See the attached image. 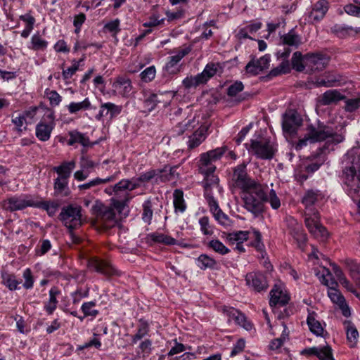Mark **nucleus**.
I'll return each instance as SVG.
<instances>
[{
  "label": "nucleus",
  "instance_id": "49",
  "mask_svg": "<svg viewBox=\"0 0 360 360\" xmlns=\"http://www.w3.org/2000/svg\"><path fill=\"white\" fill-rule=\"evenodd\" d=\"M195 120L194 119L189 120L185 123H179L174 128V131L177 135L182 134L185 131H191L195 127Z\"/></svg>",
  "mask_w": 360,
  "mask_h": 360
},
{
  "label": "nucleus",
  "instance_id": "57",
  "mask_svg": "<svg viewBox=\"0 0 360 360\" xmlns=\"http://www.w3.org/2000/svg\"><path fill=\"white\" fill-rule=\"evenodd\" d=\"M267 200L264 202H269L271 207L274 210H277L281 206V201L278 197L277 196L276 191L271 189L269 192V195H266Z\"/></svg>",
  "mask_w": 360,
  "mask_h": 360
},
{
  "label": "nucleus",
  "instance_id": "4",
  "mask_svg": "<svg viewBox=\"0 0 360 360\" xmlns=\"http://www.w3.org/2000/svg\"><path fill=\"white\" fill-rule=\"evenodd\" d=\"M305 225L309 232L316 238L324 240L328 233L326 229L319 223V214L314 210L305 211Z\"/></svg>",
  "mask_w": 360,
  "mask_h": 360
},
{
  "label": "nucleus",
  "instance_id": "54",
  "mask_svg": "<svg viewBox=\"0 0 360 360\" xmlns=\"http://www.w3.org/2000/svg\"><path fill=\"white\" fill-rule=\"evenodd\" d=\"M360 108V97L345 99V110L347 112H352Z\"/></svg>",
  "mask_w": 360,
  "mask_h": 360
},
{
  "label": "nucleus",
  "instance_id": "8",
  "mask_svg": "<svg viewBox=\"0 0 360 360\" xmlns=\"http://www.w3.org/2000/svg\"><path fill=\"white\" fill-rule=\"evenodd\" d=\"M250 150L257 158L263 160L273 158L276 151L274 144L266 139L251 140Z\"/></svg>",
  "mask_w": 360,
  "mask_h": 360
},
{
  "label": "nucleus",
  "instance_id": "36",
  "mask_svg": "<svg viewBox=\"0 0 360 360\" xmlns=\"http://www.w3.org/2000/svg\"><path fill=\"white\" fill-rule=\"evenodd\" d=\"M67 179L58 177L54 181V192L57 195L67 196L69 194Z\"/></svg>",
  "mask_w": 360,
  "mask_h": 360
},
{
  "label": "nucleus",
  "instance_id": "37",
  "mask_svg": "<svg viewBox=\"0 0 360 360\" xmlns=\"http://www.w3.org/2000/svg\"><path fill=\"white\" fill-rule=\"evenodd\" d=\"M289 233L297 241L299 248L303 249L307 241V235L304 233L302 225L298 224L295 229Z\"/></svg>",
  "mask_w": 360,
  "mask_h": 360
},
{
  "label": "nucleus",
  "instance_id": "64",
  "mask_svg": "<svg viewBox=\"0 0 360 360\" xmlns=\"http://www.w3.org/2000/svg\"><path fill=\"white\" fill-rule=\"evenodd\" d=\"M46 94L51 106L59 105L61 101V96L56 91H50Z\"/></svg>",
  "mask_w": 360,
  "mask_h": 360
},
{
  "label": "nucleus",
  "instance_id": "7",
  "mask_svg": "<svg viewBox=\"0 0 360 360\" xmlns=\"http://www.w3.org/2000/svg\"><path fill=\"white\" fill-rule=\"evenodd\" d=\"M226 150V147L222 146L202 154L200 160V172H214L216 166L213 162L219 160Z\"/></svg>",
  "mask_w": 360,
  "mask_h": 360
},
{
  "label": "nucleus",
  "instance_id": "21",
  "mask_svg": "<svg viewBox=\"0 0 360 360\" xmlns=\"http://www.w3.org/2000/svg\"><path fill=\"white\" fill-rule=\"evenodd\" d=\"M122 107L115 103L108 102L102 103L98 115H96L97 120H101L103 117L110 115V118H113L120 114Z\"/></svg>",
  "mask_w": 360,
  "mask_h": 360
},
{
  "label": "nucleus",
  "instance_id": "27",
  "mask_svg": "<svg viewBox=\"0 0 360 360\" xmlns=\"http://www.w3.org/2000/svg\"><path fill=\"white\" fill-rule=\"evenodd\" d=\"M281 43L297 49L302 44V38L295 29H291L288 33L281 37Z\"/></svg>",
  "mask_w": 360,
  "mask_h": 360
},
{
  "label": "nucleus",
  "instance_id": "43",
  "mask_svg": "<svg viewBox=\"0 0 360 360\" xmlns=\"http://www.w3.org/2000/svg\"><path fill=\"white\" fill-rule=\"evenodd\" d=\"M47 46L48 42L39 33L32 37L30 49L34 51H43L46 49Z\"/></svg>",
  "mask_w": 360,
  "mask_h": 360
},
{
  "label": "nucleus",
  "instance_id": "35",
  "mask_svg": "<svg viewBox=\"0 0 360 360\" xmlns=\"http://www.w3.org/2000/svg\"><path fill=\"white\" fill-rule=\"evenodd\" d=\"M35 207L46 210L48 214L51 217L53 216L59 207L58 201H37L35 202Z\"/></svg>",
  "mask_w": 360,
  "mask_h": 360
},
{
  "label": "nucleus",
  "instance_id": "3",
  "mask_svg": "<svg viewBox=\"0 0 360 360\" xmlns=\"http://www.w3.org/2000/svg\"><path fill=\"white\" fill-rule=\"evenodd\" d=\"M115 209L112 205L105 206L98 201H96L92 207L97 221L105 229H110L117 223Z\"/></svg>",
  "mask_w": 360,
  "mask_h": 360
},
{
  "label": "nucleus",
  "instance_id": "60",
  "mask_svg": "<svg viewBox=\"0 0 360 360\" xmlns=\"http://www.w3.org/2000/svg\"><path fill=\"white\" fill-rule=\"evenodd\" d=\"M317 357L321 360H335L333 357L332 349L328 345L319 349Z\"/></svg>",
  "mask_w": 360,
  "mask_h": 360
},
{
  "label": "nucleus",
  "instance_id": "28",
  "mask_svg": "<svg viewBox=\"0 0 360 360\" xmlns=\"http://www.w3.org/2000/svg\"><path fill=\"white\" fill-rule=\"evenodd\" d=\"M222 67L220 63H209L205 67L203 71L199 74L200 76L203 77L202 80L205 84L210 78L214 77L218 72H221Z\"/></svg>",
  "mask_w": 360,
  "mask_h": 360
},
{
  "label": "nucleus",
  "instance_id": "59",
  "mask_svg": "<svg viewBox=\"0 0 360 360\" xmlns=\"http://www.w3.org/2000/svg\"><path fill=\"white\" fill-rule=\"evenodd\" d=\"M252 234L255 240L252 243V245L257 249V251L262 252L264 248V245L262 242V235L260 232L253 229Z\"/></svg>",
  "mask_w": 360,
  "mask_h": 360
},
{
  "label": "nucleus",
  "instance_id": "12",
  "mask_svg": "<svg viewBox=\"0 0 360 360\" xmlns=\"http://www.w3.org/2000/svg\"><path fill=\"white\" fill-rule=\"evenodd\" d=\"M114 93L122 96L129 97L132 92L131 80L124 77H117L112 84Z\"/></svg>",
  "mask_w": 360,
  "mask_h": 360
},
{
  "label": "nucleus",
  "instance_id": "9",
  "mask_svg": "<svg viewBox=\"0 0 360 360\" xmlns=\"http://www.w3.org/2000/svg\"><path fill=\"white\" fill-rule=\"evenodd\" d=\"M302 124V118L297 111L290 110L284 114L282 122L284 132L289 134H295Z\"/></svg>",
  "mask_w": 360,
  "mask_h": 360
},
{
  "label": "nucleus",
  "instance_id": "14",
  "mask_svg": "<svg viewBox=\"0 0 360 360\" xmlns=\"http://www.w3.org/2000/svg\"><path fill=\"white\" fill-rule=\"evenodd\" d=\"M224 312L227 315L229 321L233 320L236 324L242 326L247 330H250L252 328V325L249 322L245 314H242L237 309L231 307H225Z\"/></svg>",
  "mask_w": 360,
  "mask_h": 360
},
{
  "label": "nucleus",
  "instance_id": "15",
  "mask_svg": "<svg viewBox=\"0 0 360 360\" xmlns=\"http://www.w3.org/2000/svg\"><path fill=\"white\" fill-rule=\"evenodd\" d=\"M343 180L347 186L353 189L354 192L358 191L360 189L359 186V173L356 174V170L354 165L349 167H346L343 170L342 174Z\"/></svg>",
  "mask_w": 360,
  "mask_h": 360
},
{
  "label": "nucleus",
  "instance_id": "44",
  "mask_svg": "<svg viewBox=\"0 0 360 360\" xmlns=\"http://www.w3.org/2000/svg\"><path fill=\"white\" fill-rule=\"evenodd\" d=\"M307 321L311 332L318 336L323 334V328L321 323L314 318L313 314H310L308 316Z\"/></svg>",
  "mask_w": 360,
  "mask_h": 360
},
{
  "label": "nucleus",
  "instance_id": "61",
  "mask_svg": "<svg viewBox=\"0 0 360 360\" xmlns=\"http://www.w3.org/2000/svg\"><path fill=\"white\" fill-rule=\"evenodd\" d=\"M205 197L209 205L210 210L213 215L214 214V213L218 212V211L221 210V209L219 207L218 202L213 197V193H207V195H205Z\"/></svg>",
  "mask_w": 360,
  "mask_h": 360
},
{
  "label": "nucleus",
  "instance_id": "63",
  "mask_svg": "<svg viewBox=\"0 0 360 360\" xmlns=\"http://www.w3.org/2000/svg\"><path fill=\"white\" fill-rule=\"evenodd\" d=\"M22 276L25 279L23 287L26 289L32 288L33 287L34 280L31 270L30 269H26L23 272Z\"/></svg>",
  "mask_w": 360,
  "mask_h": 360
},
{
  "label": "nucleus",
  "instance_id": "51",
  "mask_svg": "<svg viewBox=\"0 0 360 360\" xmlns=\"http://www.w3.org/2000/svg\"><path fill=\"white\" fill-rule=\"evenodd\" d=\"M153 218V210H152V203L150 200H146L144 202L143 205V214L142 219L143 220L150 224Z\"/></svg>",
  "mask_w": 360,
  "mask_h": 360
},
{
  "label": "nucleus",
  "instance_id": "50",
  "mask_svg": "<svg viewBox=\"0 0 360 360\" xmlns=\"http://www.w3.org/2000/svg\"><path fill=\"white\" fill-rule=\"evenodd\" d=\"M96 302L91 301L83 303L81 309L84 314V316H96L98 314V311L95 309Z\"/></svg>",
  "mask_w": 360,
  "mask_h": 360
},
{
  "label": "nucleus",
  "instance_id": "2",
  "mask_svg": "<svg viewBox=\"0 0 360 360\" xmlns=\"http://www.w3.org/2000/svg\"><path fill=\"white\" fill-rule=\"evenodd\" d=\"M307 132L309 138H311V143L323 141L327 139H331L333 143H339L344 140L342 135L335 133L330 127L320 122H318L316 125L309 124L307 127Z\"/></svg>",
  "mask_w": 360,
  "mask_h": 360
},
{
  "label": "nucleus",
  "instance_id": "53",
  "mask_svg": "<svg viewBox=\"0 0 360 360\" xmlns=\"http://www.w3.org/2000/svg\"><path fill=\"white\" fill-rule=\"evenodd\" d=\"M199 224L200 226V231L204 235L211 236L214 233L213 229L210 224L209 218L207 217H202L199 219Z\"/></svg>",
  "mask_w": 360,
  "mask_h": 360
},
{
  "label": "nucleus",
  "instance_id": "18",
  "mask_svg": "<svg viewBox=\"0 0 360 360\" xmlns=\"http://www.w3.org/2000/svg\"><path fill=\"white\" fill-rule=\"evenodd\" d=\"M290 300L288 295L284 292L280 285H275L270 291L269 304L271 306L277 304L285 305Z\"/></svg>",
  "mask_w": 360,
  "mask_h": 360
},
{
  "label": "nucleus",
  "instance_id": "46",
  "mask_svg": "<svg viewBox=\"0 0 360 360\" xmlns=\"http://www.w3.org/2000/svg\"><path fill=\"white\" fill-rule=\"evenodd\" d=\"M198 266L201 269H206L207 268L212 269L217 264L216 261L213 258L207 255H200L198 258Z\"/></svg>",
  "mask_w": 360,
  "mask_h": 360
},
{
  "label": "nucleus",
  "instance_id": "29",
  "mask_svg": "<svg viewBox=\"0 0 360 360\" xmlns=\"http://www.w3.org/2000/svg\"><path fill=\"white\" fill-rule=\"evenodd\" d=\"M76 162L74 160L70 162H63L60 165L55 167L53 171L58 174V177L68 179L70 176L72 171L75 169Z\"/></svg>",
  "mask_w": 360,
  "mask_h": 360
},
{
  "label": "nucleus",
  "instance_id": "1",
  "mask_svg": "<svg viewBox=\"0 0 360 360\" xmlns=\"http://www.w3.org/2000/svg\"><path fill=\"white\" fill-rule=\"evenodd\" d=\"M246 167V164L242 163L233 168L230 186L242 191L244 207L258 217L264 212L266 193L264 186L248 175Z\"/></svg>",
  "mask_w": 360,
  "mask_h": 360
},
{
  "label": "nucleus",
  "instance_id": "47",
  "mask_svg": "<svg viewBox=\"0 0 360 360\" xmlns=\"http://www.w3.org/2000/svg\"><path fill=\"white\" fill-rule=\"evenodd\" d=\"M208 247L213 250L214 252L224 255L230 252V250L226 248L219 240H212L208 243Z\"/></svg>",
  "mask_w": 360,
  "mask_h": 360
},
{
  "label": "nucleus",
  "instance_id": "41",
  "mask_svg": "<svg viewBox=\"0 0 360 360\" xmlns=\"http://www.w3.org/2000/svg\"><path fill=\"white\" fill-rule=\"evenodd\" d=\"M174 206L176 212H184L186 210V205L184 199V193L182 191L176 189L174 193Z\"/></svg>",
  "mask_w": 360,
  "mask_h": 360
},
{
  "label": "nucleus",
  "instance_id": "33",
  "mask_svg": "<svg viewBox=\"0 0 360 360\" xmlns=\"http://www.w3.org/2000/svg\"><path fill=\"white\" fill-rule=\"evenodd\" d=\"M290 52L291 49L289 48H286L283 51H279L276 53L277 58L278 59L283 60L278 67L281 69V72H283V74L288 73L290 71V65L289 60H288V58L290 56Z\"/></svg>",
  "mask_w": 360,
  "mask_h": 360
},
{
  "label": "nucleus",
  "instance_id": "19",
  "mask_svg": "<svg viewBox=\"0 0 360 360\" xmlns=\"http://www.w3.org/2000/svg\"><path fill=\"white\" fill-rule=\"evenodd\" d=\"M131 198L132 196L128 191H115L114 196L111 198V205L119 212H122Z\"/></svg>",
  "mask_w": 360,
  "mask_h": 360
},
{
  "label": "nucleus",
  "instance_id": "40",
  "mask_svg": "<svg viewBox=\"0 0 360 360\" xmlns=\"http://www.w3.org/2000/svg\"><path fill=\"white\" fill-rule=\"evenodd\" d=\"M149 237L153 241L165 245H176L177 243V240L175 238L160 233H150Z\"/></svg>",
  "mask_w": 360,
  "mask_h": 360
},
{
  "label": "nucleus",
  "instance_id": "22",
  "mask_svg": "<svg viewBox=\"0 0 360 360\" xmlns=\"http://www.w3.org/2000/svg\"><path fill=\"white\" fill-rule=\"evenodd\" d=\"M205 175L203 181V187L205 188V194L207 193H213V190H217L219 193L221 192L222 188L219 185V178L214 174V172H201Z\"/></svg>",
  "mask_w": 360,
  "mask_h": 360
},
{
  "label": "nucleus",
  "instance_id": "55",
  "mask_svg": "<svg viewBox=\"0 0 360 360\" xmlns=\"http://www.w3.org/2000/svg\"><path fill=\"white\" fill-rule=\"evenodd\" d=\"M214 219L224 227L231 226L232 224L231 220L229 218V217L224 214L221 210L218 211V212L214 213L213 215Z\"/></svg>",
  "mask_w": 360,
  "mask_h": 360
},
{
  "label": "nucleus",
  "instance_id": "62",
  "mask_svg": "<svg viewBox=\"0 0 360 360\" xmlns=\"http://www.w3.org/2000/svg\"><path fill=\"white\" fill-rule=\"evenodd\" d=\"M160 170L151 169L141 174L138 178V181L148 182L153 179L156 175L161 173Z\"/></svg>",
  "mask_w": 360,
  "mask_h": 360
},
{
  "label": "nucleus",
  "instance_id": "11",
  "mask_svg": "<svg viewBox=\"0 0 360 360\" xmlns=\"http://www.w3.org/2000/svg\"><path fill=\"white\" fill-rule=\"evenodd\" d=\"M245 281L248 286L258 292L266 291L269 287L266 278L261 273H249L245 276Z\"/></svg>",
  "mask_w": 360,
  "mask_h": 360
},
{
  "label": "nucleus",
  "instance_id": "17",
  "mask_svg": "<svg viewBox=\"0 0 360 360\" xmlns=\"http://www.w3.org/2000/svg\"><path fill=\"white\" fill-rule=\"evenodd\" d=\"M89 268L105 276L118 275V271L108 262L98 259H92L89 262Z\"/></svg>",
  "mask_w": 360,
  "mask_h": 360
},
{
  "label": "nucleus",
  "instance_id": "5",
  "mask_svg": "<svg viewBox=\"0 0 360 360\" xmlns=\"http://www.w3.org/2000/svg\"><path fill=\"white\" fill-rule=\"evenodd\" d=\"M81 210L80 206L70 205L61 210L60 219L71 233L82 224Z\"/></svg>",
  "mask_w": 360,
  "mask_h": 360
},
{
  "label": "nucleus",
  "instance_id": "38",
  "mask_svg": "<svg viewBox=\"0 0 360 360\" xmlns=\"http://www.w3.org/2000/svg\"><path fill=\"white\" fill-rule=\"evenodd\" d=\"M115 179H116V175H112V176H108L105 179L97 177L94 179L89 181L87 183L79 185L78 186V188H79V190H86V189H89L92 187L99 186L101 184L113 181L115 180Z\"/></svg>",
  "mask_w": 360,
  "mask_h": 360
},
{
  "label": "nucleus",
  "instance_id": "42",
  "mask_svg": "<svg viewBox=\"0 0 360 360\" xmlns=\"http://www.w3.org/2000/svg\"><path fill=\"white\" fill-rule=\"evenodd\" d=\"M91 107L89 98H85L82 102H72L68 105V110L70 114H75L80 110H85Z\"/></svg>",
  "mask_w": 360,
  "mask_h": 360
},
{
  "label": "nucleus",
  "instance_id": "13",
  "mask_svg": "<svg viewBox=\"0 0 360 360\" xmlns=\"http://www.w3.org/2000/svg\"><path fill=\"white\" fill-rule=\"evenodd\" d=\"M270 63V56L265 55L259 59H252L245 66V70L248 73L253 75L259 74L260 72L267 69Z\"/></svg>",
  "mask_w": 360,
  "mask_h": 360
},
{
  "label": "nucleus",
  "instance_id": "58",
  "mask_svg": "<svg viewBox=\"0 0 360 360\" xmlns=\"http://www.w3.org/2000/svg\"><path fill=\"white\" fill-rule=\"evenodd\" d=\"M155 72L156 71L154 66L148 67L141 73V79L145 82H150L155 78Z\"/></svg>",
  "mask_w": 360,
  "mask_h": 360
},
{
  "label": "nucleus",
  "instance_id": "52",
  "mask_svg": "<svg viewBox=\"0 0 360 360\" xmlns=\"http://www.w3.org/2000/svg\"><path fill=\"white\" fill-rule=\"evenodd\" d=\"M159 102L160 101L158 98V95L151 94L144 100V108L148 111H152L155 108Z\"/></svg>",
  "mask_w": 360,
  "mask_h": 360
},
{
  "label": "nucleus",
  "instance_id": "32",
  "mask_svg": "<svg viewBox=\"0 0 360 360\" xmlns=\"http://www.w3.org/2000/svg\"><path fill=\"white\" fill-rule=\"evenodd\" d=\"M250 231H238L226 234V238L231 244L243 243L248 240Z\"/></svg>",
  "mask_w": 360,
  "mask_h": 360
},
{
  "label": "nucleus",
  "instance_id": "45",
  "mask_svg": "<svg viewBox=\"0 0 360 360\" xmlns=\"http://www.w3.org/2000/svg\"><path fill=\"white\" fill-rule=\"evenodd\" d=\"M2 283L6 285L10 290H15L18 288V285L20 282L18 281L13 274L6 272L2 273Z\"/></svg>",
  "mask_w": 360,
  "mask_h": 360
},
{
  "label": "nucleus",
  "instance_id": "48",
  "mask_svg": "<svg viewBox=\"0 0 360 360\" xmlns=\"http://www.w3.org/2000/svg\"><path fill=\"white\" fill-rule=\"evenodd\" d=\"M202 77H203L200 76L199 74L194 77H187L183 80V85L186 89L198 86L200 84H204L202 80Z\"/></svg>",
  "mask_w": 360,
  "mask_h": 360
},
{
  "label": "nucleus",
  "instance_id": "31",
  "mask_svg": "<svg viewBox=\"0 0 360 360\" xmlns=\"http://www.w3.org/2000/svg\"><path fill=\"white\" fill-rule=\"evenodd\" d=\"M344 324L346 330L347 341L349 343L350 347H353L356 345L358 341V330L351 321H345Z\"/></svg>",
  "mask_w": 360,
  "mask_h": 360
},
{
  "label": "nucleus",
  "instance_id": "20",
  "mask_svg": "<svg viewBox=\"0 0 360 360\" xmlns=\"http://www.w3.org/2000/svg\"><path fill=\"white\" fill-rule=\"evenodd\" d=\"M345 99L346 96L342 95L339 90L330 89L326 91L319 98V102L322 105H329Z\"/></svg>",
  "mask_w": 360,
  "mask_h": 360
},
{
  "label": "nucleus",
  "instance_id": "39",
  "mask_svg": "<svg viewBox=\"0 0 360 360\" xmlns=\"http://www.w3.org/2000/svg\"><path fill=\"white\" fill-rule=\"evenodd\" d=\"M292 67L297 72H302L307 68L305 65V55L301 52L296 51L293 53L291 59Z\"/></svg>",
  "mask_w": 360,
  "mask_h": 360
},
{
  "label": "nucleus",
  "instance_id": "10",
  "mask_svg": "<svg viewBox=\"0 0 360 360\" xmlns=\"http://www.w3.org/2000/svg\"><path fill=\"white\" fill-rule=\"evenodd\" d=\"M328 61V57L319 53L305 55V65L307 70L311 72L323 70L327 66Z\"/></svg>",
  "mask_w": 360,
  "mask_h": 360
},
{
  "label": "nucleus",
  "instance_id": "56",
  "mask_svg": "<svg viewBox=\"0 0 360 360\" xmlns=\"http://www.w3.org/2000/svg\"><path fill=\"white\" fill-rule=\"evenodd\" d=\"M243 89L244 85L242 82L236 81L227 89V95L231 97L236 96L238 93L241 92Z\"/></svg>",
  "mask_w": 360,
  "mask_h": 360
},
{
  "label": "nucleus",
  "instance_id": "25",
  "mask_svg": "<svg viewBox=\"0 0 360 360\" xmlns=\"http://www.w3.org/2000/svg\"><path fill=\"white\" fill-rule=\"evenodd\" d=\"M207 127L201 126L191 136H189L188 146L193 149L200 146L206 139Z\"/></svg>",
  "mask_w": 360,
  "mask_h": 360
},
{
  "label": "nucleus",
  "instance_id": "26",
  "mask_svg": "<svg viewBox=\"0 0 360 360\" xmlns=\"http://www.w3.org/2000/svg\"><path fill=\"white\" fill-rule=\"evenodd\" d=\"M324 279L325 285L329 288L328 296L332 302L338 305H342L345 300L340 292L336 289V286L338 285L337 282L335 280H331L332 281L329 283L326 276H324Z\"/></svg>",
  "mask_w": 360,
  "mask_h": 360
},
{
  "label": "nucleus",
  "instance_id": "24",
  "mask_svg": "<svg viewBox=\"0 0 360 360\" xmlns=\"http://www.w3.org/2000/svg\"><path fill=\"white\" fill-rule=\"evenodd\" d=\"M191 51L189 47L183 49L177 53V54L170 56L169 61L165 65V70L170 74H176L179 72V69L176 67L177 63L188 53Z\"/></svg>",
  "mask_w": 360,
  "mask_h": 360
},
{
  "label": "nucleus",
  "instance_id": "34",
  "mask_svg": "<svg viewBox=\"0 0 360 360\" xmlns=\"http://www.w3.org/2000/svg\"><path fill=\"white\" fill-rule=\"evenodd\" d=\"M319 198H321V194L319 191H307L302 200V203L306 207V210H312L311 207L315 204Z\"/></svg>",
  "mask_w": 360,
  "mask_h": 360
},
{
  "label": "nucleus",
  "instance_id": "16",
  "mask_svg": "<svg viewBox=\"0 0 360 360\" xmlns=\"http://www.w3.org/2000/svg\"><path fill=\"white\" fill-rule=\"evenodd\" d=\"M328 10V2L326 0H319L312 6L311 11L309 13V18L311 22H317L321 20Z\"/></svg>",
  "mask_w": 360,
  "mask_h": 360
},
{
  "label": "nucleus",
  "instance_id": "30",
  "mask_svg": "<svg viewBox=\"0 0 360 360\" xmlns=\"http://www.w3.org/2000/svg\"><path fill=\"white\" fill-rule=\"evenodd\" d=\"M68 135L70 139L68 141L69 146H73L75 143H80L83 146H88L89 145V139L77 131H69Z\"/></svg>",
  "mask_w": 360,
  "mask_h": 360
},
{
  "label": "nucleus",
  "instance_id": "23",
  "mask_svg": "<svg viewBox=\"0 0 360 360\" xmlns=\"http://www.w3.org/2000/svg\"><path fill=\"white\" fill-rule=\"evenodd\" d=\"M54 127L55 124L53 121L49 123H45L43 121L39 122L36 126V136L41 141H48Z\"/></svg>",
  "mask_w": 360,
  "mask_h": 360
},
{
  "label": "nucleus",
  "instance_id": "6",
  "mask_svg": "<svg viewBox=\"0 0 360 360\" xmlns=\"http://www.w3.org/2000/svg\"><path fill=\"white\" fill-rule=\"evenodd\" d=\"M35 202L36 200L31 195H14L4 200L2 207L7 211L14 212L24 210L28 207H34Z\"/></svg>",
  "mask_w": 360,
  "mask_h": 360
}]
</instances>
